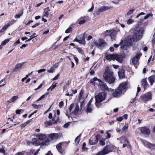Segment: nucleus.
I'll return each mask as SVG.
<instances>
[{
	"mask_svg": "<svg viewBox=\"0 0 155 155\" xmlns=\"http://www.w3.org/2000/svg\"><path fill=\"white\" fill-rule=\"evenodd\" d=\"M136 41L134 40V38L131 35L124 38L121 40L120 44L121 45V48L123 49H127L129 46L131 45L133 41Z\"/></svg>",
	"mask_w": 155,
	"mask_h": 155,
	"instance_id": "1",
	"label": "nucleus"
},
{
	"mask_svg": "<svg viewBox=\"0 0 155 155\" xmlns=\"http://www.w3.org/2000/svg\"><path fill=\"white\" fill-rule=\"evenodd\" d=\"M46 71L45 69H40V70H39L38 71V72L39 73H40L41 72H44L45 71Z\"/></svg>",
	"mask_w": 155,
	"mask_h": 155,
	"instance_id": "63",
	"label": "nucleus"
},
{
	"mask_svg": "<svg viewBox=\"0 0 155 155\" xmlns=\"http://www.w3.org/2000/svg\"><path fill=\"white\" fill-rule=\"evenodd\" d=\"M122 92H121V90H120L118 88L113 93V95L114 97H118L121 95Z\"/></svg>",
	"mask_w": 155,
	"mask_h": 155,
	"instance_id": "12",
	"label": "nucleus"
},
{
	"mask_svg": "<svg viewBox=\"0 0 155 155\" xmlns=\"http://www.w3.org/2000/svg\"><path fill=\"white\" fill-rule=\"evenodd\" d=\"M99 135L97 134L95 136V140L94 142L92 140L90 139L89 141V143L91 145H94L97 143L98 142V137Z\"/></svg>",
	"mask_w": 155,
	"mask_h": 155,
	"instance_id": "20",
	"label": "nucleus"
},
{
	"mask_svg": "<svg viewBox=\"0 0 155 155\" xmlns=\"http://www.w3.org/2000/svg\"><path fill=\"white\" fill-rule=\"evenodd\" d=\"M134 22L133 20L131 19H130L127 21V24L128 25H130L132 24Z\"/></svg>",
	"mask_w": 155,
	"mask_h": 155,
	"instance_id": "46",
	"label": "nucleus"
},
{
	"mask_svg": "<svg viewBox=\"0 0 155 155\" xmlns=\"http://www.w3.org/2000/svg\"><path fill=\"white\" fill-rule=\"evenodd\" d=\"M153 15L151 13L147 14L144 17V19L145 20H146L150 17H152Z\"/></svg>",
	"mask_w": 155,
	"mask_h": 155,
	"instance_id": "39",
	"label": "nucleus"
},
{
	"mask_svg": "<svg viewBox=\"0 0 155 155\" xmlns=\"http://www.w3.org/2000/svg\"><path fill=\"white\" fill-rule=\"evenodd\" d=\"M32 143L35 146H38L40 145V143L38 138H35L32 139Z\"/></svg>",
	"mask_w": 155,
	"mask_h": 155,
	"instance_id": "21",
	"label": "nucleus"
},
{
	"mask_svg": "<svg viewBox=\"0 0 155 155\" xmlns=\"http://www.w3.org/2000/svg\"><path fill=\"white\" fill-rule=\"evenodd\" d=\"M81 136V134H80L75 138L74 140V142L76 144H78L79 143L80 140V137Z\"/></svg>",
	"mask_w": 155,
	"mask_h": 155,
	"instance_id": "33",
	"label": "nucleus"
},
{
	"mask_svg": "<svg viewBox=\"0 0 155 155\" xmlns=\"http://www.w3.org/2000/svg\"><path fill=\"white\" fill-rule=\"evenodd\" d=\"M58 136L59 135L58 133H52L49 135L48 138L50 140L54 142L57 140Z\"/></svg>",
	"mask_w": 155,
	"mask_h": 155,
	"instance_id": "10",
	"label": "nucleus"
},
{
	"mask_svg": "<svg viewBox=\"0 0 155 155\" xmlns=\"http://www.w3.org/2000/svg\"><path fill=\"white\" fill-rule=\"evenodd\" d=\"M92 109L91 106H87L86 111L87 112H91L92 111Z\"/></svg>",
	"mask_w": 155,
	"mask_h": 155,
	"instance_id": "44",
	"label": "nucleus"
},
{
	"mask_svg": "<svg viewBox=\"0 0 155 155\" xmlns=\"http://www.w3.org/2000/svg\"><path fill=\"white\" fill-rule=\"evenodd\" d=\"M50 9L49 7H47L44 10V13L43 15V17H48L49 15V12Z\"/></svg>",
	"mask_w": 155,
	"mask_h": 155,
	"instance_id": "22",
	"label": "nucleus"
},
{
	"mask_svg": "<svg viewBox=\"0 0 155 155\" xmlns=\"http://www.w3.org/2000/svg\"><path fill=\"white\" fill-rule=\"evenodd\" d=\"M9 25L8 24L6 25L5 26H4L1 30V32H3L4 31H5L7 28L9 26Z\"/></svg>",
	"mask_w": 155,
	"mask_h": 155,
	"instance_id": "40",
	"label": "nucleus"
},
{
	"mask_svg": "<svg viewBox=\"0 0 155 155\" xmlns=\"http://www.w3.org/2000/svg\"><path fill=\"white\" fill-rule=\"evenodd\" d=\"M148 79L150 83V85H152L154 81H155V77H154V75L150 76L148 78Z\"/></svg>",
	"mask_w": 155,
	"mask_h": 155,
	"instance_id": "23",
	"label": "nucleus"
},
{
	"mask_svg": "<svg viewBox=\"0 0 155 155\" xmlns=\"http://www.w3.org/2000/svg\"><path fill=\"white\" fill-rule=\"evenodd\" d=\"M117 121L120 122L123 120V117H119L117 118Z\"/></svg>",
	"mask_w": 155,
	"mask_h": 155,
	"instance_id": "64",
	"label": "nucleus"
},
{
	"mask_svg": "<svg viewBox=\"0 0 155 155\" xmlns=\"http://www.w3.org/2000/svg\"><path fill=\"white\" fill-rule=\"evenodd\" d=\"M23 14V10H22L21 13L20 14H16L15 16V19H18L20 18V17Z\"/></svg>",
	"mask_w": 155,
	"mask_h": 155,
	"instance_id": "38",
	"label": "nucleus"
},
{
	"mask_svg": "<svg viewBox=\"0 0 155 155\" xmlns=\"http://www.w3.org/2000/svg\"><path fill=\"white\" fill-rule=\"evenodd\" d=\"M100 80L98 79L97 77H95L94 78L90 80L91 83H92L93 84H94V85H95V81H97L98 83L99 82V81H100Z\"/></svg>",
	"mask_w": 155,
	"mask_h": 155,
	"instance_id": "29",
	"label": "nucleus"
},
{
	"mask_svg": "<svg viewBox=\"0 0 155 155\" xmlns=\"http://www.w3.org/2000/svg\"><path fill=\"white\" fill-rule=\"evenodd\" d=\"M19 98L18 96H15L12 97L9 101H7L8 102L12 103L15 102L16 100Z\"/></svg>",
	"mask_w": 155,
	"mask_h": 155,
	"instance_id": "26",
	"label": "nucleus"
},
{
	"mask_svg": "<svg viewBox=\"0 0 155 155\" xmlns=\"http://www.w3.org/2000/svg\"><path fill=\"white\" fill-rule=\"evenodd\" d=\"M85 33H83L79 35L77 38H76L73 41H77L81 44L84 45L85 44Z\"/></svg>",
	"mask_w": 155,
	"mask_h": 155,
	"instance_id": "8",
	"label": "nucleus"
},
{
	"mask_svg": "<svg viewBox=\"0 0 155 155\" xmlns=\"http://www.w3.org/2000/svg\"><path fill=\"white\" fill-rule=\"evenodd\" d=\"M104 34L106 36H110V30H106L105 31Z\"/></svg>",
	"mask_w": 155,
	"mask_h": 155,
	"instance_id": "47",
	"label": "nucleus"
},
{
	"mask_svg": "<svg viewBox=\"0 0 155 155\" xmlns=\"http://www.w3.org/2000/svg\"><path fill=\"white\" fill-rule=\"evenodd\" d=\"M21 111H23V110L21 109H19V110H17L16 111V113L17 114H19L20 113V112Z\"/></svg>",
	"mask_w": 155,
	"mask_h": 155,
	"instance_id": "59",
	"label": "nucleus"
},
{
	"mask_svg": "<svg viewBox=\"0 0 155 155\" xmlns=\"http://www.w3.org/2000/svg\"><path fill=\"white\" fill-rule=\"evenodd\" d=\"M113 74V73L112 71L107 67L103 74V77L106 81L109 84H111L114 83L115 81Z\"/></svg>",
	"mask_w": 155,
	"mask_h": 155,
	"instance_id": "2",
	"label": "nucleus"
},
{
	"mask_svg": "<svg viewBox=\"0 0 155 155\" xmlns=\"http://www.w3.org/2000/svg\"><path fill=\"white\" fill-rule=\"evenodd\" d=\"M98 84L100 86V87L103 90H106L108 89V87L106 85L102 83L100 80L99 81Z\"/></svg>",
	"mask_w": 155,
	"mask_h": 155,
	"instance_id": "13",
	"label": "nucleus"
},
{
	"mask_svg": "<svg viewBox=\"0 0 155 155\" xmlns=\"http://www.w3.org/2000/svg\"><path fill=\"white\" fill-rule=\"evenodd\" d=\"M0 152L4 154V155H5V151L3 147L0 148Z\"/></svg>",
	"mask_w": 155,
	"mask_h": 155,
	"instance_id": "52",
	"label": "nucleus"
},
{
	"mask_svg": "<svg viewBox=\"0 0 155 155\" xmlns=\"http://www.w3.org/2000/svg\"><path fill=\"white\" fill-rule=\"evenodd\" d=\"M99 144L100 145L103 146L105 144V143L104 140H101L99 141Z\"/></svg>",
	"mask_w": 155,
	"mask_h": 155,
	"instance_id": "50",
	"label": "nucleus"
},
{
	"mask_svg": "<svg viewBox=\"0 0 155 155\" xmlns=\"http://www.w3.org/2000/svg\"><path fill=\"white\" fill-rule=\"evenodd\" d=\"M110 8V7L107 6H102L100 7L97 10L98 12H102L107 10Z\"/></svg>",
	"mask_w": 155,
	"mask_h": 155,
	"instance_id": "15",
	"label": "nucleus"
},
{
	"mask_svg": "<svg viewBox=\"0 0 155 155\" xmlns=\"http://www.w3.org/2000/svg\"><path fill=\"white\" fill-rule=\"evenodd\" d=\"M127 87V83L126 82H124L121 83L118 87V88L120 90H121V92H124L126 90Z\"/></svg>",
	"mask_w": 155,
	"mask_h": 155,
	"instance_id": "11",
	"label": "nucleus"
},
{
	"mask_svg": "<svg viewBox=\"0 0 155 155\" xmlns=\"http://www.w3.org/2000/svg\"><path fill=\"white\" fill-rule=\"evenodd\" d=\"M124 143L123 144V147H126L127 145L128 144V140L125 138H124Z\"/></svg>",
	"mask_w": 155,
	"mask_h": 155,
	"instance_id": "37",
	"label": "nucleus"
},
{
	"mask_svg": "<svg viewBox=\"0 0 155 155\" xmlns=\"http://www.w3.org/2000/svg\"><path fill=\"white\" fill-rule=\"evenodd\" d=\"M141 55L142 54L140 52H137L136 55L131 60V62L134 65L137 64L138 60L140 59Z\"/></svg>",
	"mask_w": 155,
	"mask_h": 155,
	"instance_id": "9",
	"label": "nucleus"
},
{
	"mask_svg": "<svg viewBox=\"0 0 155 155\" xmlns=\"http://www.w3.org/2000/svg\"><path fill=\"white\" fill-rule=\"evenodd\" d=\"M9 41V39H5L4 41H3L2 42L1 44L3 45H5Z\"/></svg>",
	"mask_w": 155,
	"mask_h": 155,
	"instance_id": "41",
	"label": "nucleus"
},
{
	"mask_svg": "<svg viewBox=\"0 0 155 155\" xmlns=\"http://www.w3.org/2000/svg\"><path fill=\"white\" fill-rule=\"evenodd\" d=\"M31 120H28L27 121H26V122H25V123H24L23 124H21V129H22L28 123H29L30 122H31Z\"/></svg>",
	"mask_w": 155,
	"mask_h": 155,
	"instance_id": "34",
	"label": "nucleus"
},
{
	"mask_svg": "<svg viewBox=\"0 0 155 155\" xmlns=\"http://www.w3.org/2000/svg\"><path fill=\"white\" fill-rule=\"evenodd\" d=\"M56 148L58 151L61 154L63 155L64 154V152L62 149L61 144V143H59L57 145Z\"/></svg>",
	"mask_w": 155,
	"mask_h": 155,
	"instance_id": "17",
	"label": "nucleus"
},
{
	"mask_svg": "<svg viewBox=\"0 0 155 155\" xmlns=\"http://www.w3.org/2000/svg\"><path fill=\"white\" fill-rule=\"evenodd\" d=\"M74 105V104H71L70 105V106L69 107V112H71V110L73 108V107Z\"/></svg>",
	"mask_w": 155,
	"mask_h": 155,
	"instance_id": "51",
	"label": "nucleus"
},
{
	"mask_svg": "<svg viewBox=\"0 0 155 155\" xmlns=\"http://www.w3.org/2000/svg\"><path fill=\"white\" fill-rule=\"evenodd\" d=\"M143 143L144 145L147 147L153 149H155V145L151 143H150L147 142V146H146L145 143H144V141H143Z\"/></svg>",
	"mask_w": 155,
	"mask_h": 155,
	"instance_id": "24",
	"label": "nucleus"
},
{
	"mask_svg": "<svg viewBox=\"0 0 155 155\" xmlns=\"http://www.w3.org/2000/svg\"><path fill=\"white\" fill-rule=\"evenodd\" d=\"M56 84H54V83L52 84L51 86L50 87L51 88V90H52L56 86Z\"/></svg>",
	"mask_w": 155,
	"mask_h": 155,
	"instance_id": "57",
	"label": "nucleus"
},
{
	"mask_svg": "<svg viewBox=\"0 0 155 155\" xmlns=\"http://www.w3.org/2000/svg\"><path fill=\"white\" fill-rule=\"evenodd\" d=\"M3 81L4 80L3 79L1 81H0V87L4 86L5 85L4 84L2 83L3 82Z\"/></svg>",
	"mask_w": 155,
	"mask_h": 155,
	"instance_id": "60",
	"label": "nucleus"
},
{
	"mask_svg": "<svg viewBox=\"0 0 155 155\" xmlns=\"http://www.w3.org/2000/svg\"><path fill=\"white\" fill-rule=\"evenodd\" d=\"M114 147L111 145H108L104 147L102 151L98 152L97 155H104L111 152L114 149Z\"/></svg>",
	"mask_w": 155,
	"mask_h": 155,
	"instance_id": "6",
	"label": "nucleus"
},
{
	"mask_svg": "<svg viewBox=\"0 0 155 155\" xmlns=\"http://www.w3.org/2000/svg\"><path fill=\"white\" fill-rule=\"evenodd\" d=\"M59 65V63H56L55 64H54L53 66H52V67H53V68H54V69L57 68H58V66Z\"/></svg>",
	"mask_w": 155,
	"mask_h": 155,
	"instance_id": "53",
	"label": "nucleus"
},
{
	"mask_svg": "<svg viewBox=\"0 0 155 155\" xmlns=\"http://www.w3.org/2000/svg\"><path fill=\"white\" fill-rule=\"evenodd\" d=\"M32 106L35 109H38L40 108L42 106V105H36L35 104H32Z\"/></svg>",
	"mask_w": 155,
	"mask_h": 155,
	"instance_id": "36",
	"label": "nucleus"
},
{
	"mask_svg": "<svg viewBox=\"0 0 155 155\" xmlns=\"http://www.w3.org/2000/svg\"><path fill=\"white\" fill-rule=\"evenodd\" d=\"M55 71V69L53 67H51L50 70H48V72L50 73H52Z\"/></svg>",
	"mask_w": 155,
	"mask_h": 155,
	"instance_id": "45",
	"label": "nucleus"
},
{
	"mask_svg": "<svg viewBox=\"0 0 155 155\" xmlns=\"http://www.w3.org/2000/svg\"><path fill=\"white\" fill-rule=\"evenodd\" d=\"M44 124L45 126L48 127V126H51L52 124V123L51 120H49L48 121L45 122Z\"/></svg>",
	"mask_w": 155,
	"mask_h": 155,
	"instance_id": "35",
	"label": "nucleus"
},
{
	"mask_svg": "<svg viewBox=\"0 0 155 155\" xmlns=\"http://www.w3.org/2000/svg\"><path fill=\"white\" fill-rule=\"evenodd\" d=\"M92 99L91 98L88 102L87 104V106H91V104L92 101Z\"/></svg>",
	"mask_w": 155,
	"mask_h": 155,
	"instance_id": "62",
	"label": "nucleus"
},
{
	"mask_svg": "<svg viewBox=\"0 0 155 155\" xmlns=\"http://www.w3.org/2000/svg\"><path fill=\"white\" fill-rule=\"evenodd\" d=\"M94 43L97 46H101L104 44V42L103 39H99L97 41H95Z\"/></svg>",
	"mask_w": 155,
	"mask_h": 155,
	"instance_id": "14",
	"label": "nucleus"
},
{
	"mask_svg": "<svg viewBox=\"0 0 155 155\" xmlns=\"http://www.w3.org/2000/svg\"><path fill=\"white\" fill-rule=\"evenodd\" d=\"M24 64V62L17 64L15 65V68L13 70V71H15L19 70Z\"/></svg>",
	"mask_w": 155,
	"mask_h": 155,
	"instance_id": "19",
	"label": "nucleus"
},
{
	"mask_svg": "<svg viewBox=\"0 0 155 155\" xmlns=\"http://www.w3.org/2000/svg\"><path fill=\"white\" fill-rule=\"evenodd\" d=\"M128 126L129 124L128 123H125L124 126L122 129V130H123V131L125 132H127V129L128 127Z\"/></svg>",
	"mask_w": 155,
	"mask_h": 155,
	"instance_id": "30",
	"label": "nucleus"
},
{
	"mask_svg": "<svg viewBox=\"0 0 155 155\" xmlns=\"http://www.w3.org/2000/svg\"><path fill=\"white\" fill-rule=\"evenodd\" d=\"M70 124V123H69V122L67 123L64 125V127L65 128H67L69 126Z\"/></svg>",
	"mask_w": 155,
	"mask_h": 155,
	"instance_id": "55",
	"label": "nucleus"
},
{
	"mask_svg": "<svg viewBox=\"0 0 155 155\" xmlns=\"http://www.w3.org/2000/svg\"><path fill=\"white\" fill-rule=\"evenodd\" d=\"M72 31V28L71 27H70L67 29L65 31L66 33H68Z\"/></svg>",
	"mask_w": 155,
	"mask_h": 155,
	"instance_id": "49",
	"label": "nucleus"
},
{
	"mask_svg": "<svg viewBox=\"0 0 155 155\" xmlns=\"http://www.w3.org/2000/svg\"><path fill=\"white\" fill-rule=\"evenodd\" d=\"M49 140L48 139L45 141L44 142L42 143V144L43 145H47L49 144Z\"/></svg>",
	"mask_w": 155,
	"mask_h": 155,
	"instance_id": "48",
	"label": "nucleus"
},
{
	"mask_svg": "<svg viewBox=\"0 0 155 155\" xmlns=\"http://www.w3.org/2000/svg\"><path fill=\"white\" fill-rule=\"evenodd\" d=\"M134 11V9H133L131 10H130L126 14L127 16H129L132 14Z\"/></svg>",
	"mask_w": 155,
	"mask_h": 155,
	"instance_id": "43",
	"label": "nucleus"
},
{
	"mask_svg": "<svg viewBox=\"0 0 155 155\" xmlns=\"http://www.w3.org/2000/svg\"><path fill=\"white\" fill-rule=\"evenodd\" d=\"M152 93L149 92L142 94L140 98L141 100L147 102L152 99Z\"/></svg>",
	"mask_w": 155,
	"mask_h": 155,
	"instance_id": "7",
	"label": "nucleus"
},
{
	"mask_svg": "<svg viewBox=\"0 0 155 155\" xmlns=\"http://www.w3.org/2000/svg\"><path fill=\"white\" fill-rule=\"evenodd\" d=\"M142 85L143 86L144 88H146L147 86V83L145 80L143 79L142 81Z\"/></svg>",
	"mask_w": 155,
	"mask_h": 155,
	"instance_id": "31",
	"label": "nucleus"
},
{
	"mask_svg": "<svg viewBox=\"0 0 155 155\" xmlns=\"http://www.w3.org/2000/svg\"><path fill=\"white\" fill-rule=\"evenodd\" d=\"M124 70L123 69H121L119 70L118 72V74L120 78H123L124 76Z\"/></svg>",
	"mask_w": 155,
	"mask_h": 155,
	"instance_id": "25",
	"label": "nucleus"
},
{
	"mask_svg": "<svg viewBox=\"0 0 155 155\" xmlns=\"http://www.w3.org/2000/svg\"><path fill=\"white\" fill-rule=\"evenodd\" d=\"M60 76V74H58L53 79V80H57L58 78L59 77V76Z\"/></svg>",
	"mask_w": 155,
	"mask_h": 155,
	"instance_id": "61",
	"label": "nucleus"
},
{
	"mask_svg": "<svg viewBox=\"0 0 155 155\" xmlns=\"http://www.w3.org/2000/svg\"><path fill=\"white\" fill-rule=\"evenodd\" d=\"M140 130L142 133L146 134H149L150 132V130L145 127H143L141 128Z\"/></svg>",
	"mask_w": 155,
	"mask_h": 155,
	"instance_id": "16",
	"label": "nucleus"
},
{
	"mask_svg": "<svg viewBox=\"0 0 155 155\" xmlns=\"http://www.w3.org/2000/svg\"><path fill=\"white\" fill-rule=\"evenodd\" d=\"M38 139L41 140H43L45 139L46 138V136L45 134H41L38 135L37 136Z\"/></svg>",
	"mask_w": 155,
	"mask_h": 155,
	"instance_id": "27",
	"label": "nucleus"
},
{
	"mask_svg": "<svg viewBox=\"0 0 155 155\" xmlns=\"http://www.w3.org/2000/svg\"><path fill=\"white\" fill-rule=\"evenodd\" d=\"M107 59L110 60H116L120 63H121L123 59V57L121 54H107L106 56Z\"/></svg>",
	"mask_w": 155,
	"mask_h": 155,
	"instance_id": "3",
	"label": "nucleus"
},
{
	"mask_svg": "<svg viewBox=\"0 0 155 155\" xmlns=\"http://www.w3.org/2000/svg\"><path fill=\"white\" fill-rule=\"evenodd\" d=\"M85 22V20L84 19L80 21L79 22V24L80 25H82L84 24Z\"/></svg>",
	"mask_w": 155,
	"mask_h": 155,
	"instance_id": "56",
	"label": "nucleus"
},
{
	"mask_svg": "<svg viewBox=\"0 0 155 155\" xmlns=\"http://www.w3.org/2000/svg\"><path fill=\"white\" fill-rule=\"evenodd\" d=\"M64 102H63V101H61L59 103V107L60 108H61L64 105Z\"/></svg>",
	"mask_w": 155,
	"mask_h": 155,
	"instance_id": "58",
	"label": "nucleus"
},
{
	"mask_svg": "<svg viewBox=\"0 0 155 155\" xmlns=\"http://www.w3.org/2000/svg\"><path fill=\"white\" fill-rule=\"evenodd\" d=\"M95 103L96 106L98 107L101 105L100 103L104 101L105 98V95L104 93H99L97 95L95 96Z\"/></svg>",
	"mask_w": 155,
	"mask_h": 155,
	"instance_id": "5",
	"label": "nucleus"
},
{
	"mask_svg": "<svg viewBox=\"0 0 155 155\" xmlns=\"http://www.w3.org/2000/svg\"><path fill=\"white\" fill-rule=\"evenodd\" d=\"M76 49L79 53L81 54H84V51L80 47H77L76 48Z\"/></svg>",
	"mask_w": 155,
	"mask_h": 155,
	"instance_id": "42",
	"label": "nucleus"
},
{
	"mask_svg": "<svg viewBox=\"0 0 155 155\" xmlns=\"http://www.w3.org/2000/svg\"><path fill=\"white\" fill-rule=\"evenodd\" d=\"M79 110V105L78 104H76L75 105V108L74 111L72 112V113L73 114H77Z\"/></svg>",
	"mask_w": 155,
	"mask_h": 155,
	"instance_id": "28",
	"label": "nucleus"
},
{
	"mask_svg": "<svg viewBox=\"0 0 155 155\" xmlns=\"http://www.w3.org/2000/svg\"><path fill=\"white\" fill-rule=\"evenodd\" d=\"M33 153H31V151L27 152L25 155H32ZM15 155H23V152H19L17 153Z\"/></svg>",
	"mask_w": 155,
	"mask_h": 155,
	"instance_id": "32",
	"label": "nucleus"
},
{
	"mask_svg": "<svg viewBox=\"0 0 155 155\" xmlns=\"http://www.w3.org/2000/svg\"><path fill=\"white\" fill-rule=\"evenodd\" d=\"M94 8V6L93 5H92L91 8L90 9L88 10L87 11V12H92V11L93 10Z\"/></svg>",
	"mask_w": 155,
	"mask_h": 155,
	"instance_id": "54",
	"label": "nucleus"
},
{
	"mask_svg": "<svg viewBox=\"0 0 155 155\" xmlns=\"http://www.w3.org/2000/svg\"><path fill=\"white\" fill-rule=\"evenodd\" d=\"M120 31L119 30L118 31H116L114 30H110V36L111 38H114L117 35L118 31Z\"/></svg>",
	"mask_w": 155,
	"mask_h": 155,
	"instance_id": "18",
	"label": "nucleus"
},
{
	"mask_svg": "<svg viewBox=\"0 0 155 155\" xmlns=\"http://www.w3.org/2000/svg\"><path fill=\"white\" fill-rule=\"evenodd\" d=\"M144 31V28L142 27L137 28L134 31L133 37L135 41H137L142 38Z\"/></svg>",
	"mask_w": 155,
	"mask_h": 155,
	"instance_id": "4",
	"label": "nucleus"
}]
</instances>
